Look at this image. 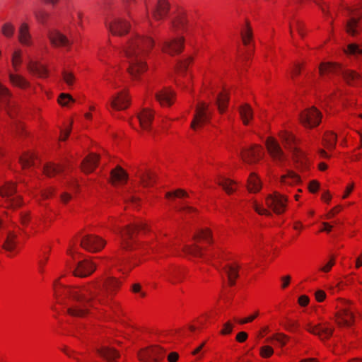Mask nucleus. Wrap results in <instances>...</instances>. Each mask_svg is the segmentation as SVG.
<instances>
[{
    "label": "nucleus",
    "mask_w": 362,
    "mask_h": 362,
    "mask_svg": "<svg viewBox=\"0 0 362 362\" xmlns=\"http://www.w3.org/2000/svg\"><path fill=\"white\" fill-rule=\"evenodd\" d=\"M154 43L151 37L136 35L131 37L123 47L129 64L128 72L132 78H137L146 71V58Z\"/></svg>",
    "instance_id": "obj_1"
},
{
    "label": "nucleus",
    "mask_w": 362,
    "mask_h": 362,
    "mask_svg": "<svg viewBox=\"0 0 362 362\" xmlns=\"http://www.w3.org/2000/svg\"><path fill=\"white\" fill-rule=\"evenodd\" d=\"M101 290V286L97 284L66 290L67 294L76 303V305L67 310V313L74 317H83L88 313L90 308L95 307L98 303H104V299L100 295Z\"/></svg>",
    "instance_id": "obj_2"
},
{
    "label": "nucleus",
    "mask_w": 362,
    "mask_h": 362,
    "mask_svg": "<svg viewBox=\"0 0 362 362\" xmlns=\"http://www.w3.org/2000/svg\"><path fill=\"white\" fill-rule=\"evenodd\" d=\"M319 71L322 76L325 73L341 74L349 85L359 86L362 84V78L358 73L345 69L339 64L322 62L320 65Z\"/></svg>",
    "instance_id": "obj_3"
},
{
    "label": "nucleus",
    "mask_w": 362,
    "mask_h": 362,
    "mask_svg": "<svg viewBox=\"0 0 362 362\" xmlns=\"http://www.w3.org/2000/svg\"><path fill=\"white\" fill-rule=\"evenodd\" d=\"M139 230L148 231V227L146 222L143 221H137L134 223H131L124 229L118 228L116 231L120 236L121 246L124 250H132L133 243L135 242L136 234Z\"/></svg>",
    "instance_id": "obj_4"
},
{
    "label": "nucleus",
    "mask_w": 362,
    "mask_h": 362,
    "mask_svg": "<svg viewBox=\"0 0 362 362\" xmlns=\"http://www.w3.org/2000/svg\"><path fill=\"white\" fill-rule=\"evenodd\" d=\"M16 185L13 182H7L0 188V195L4 199L6 207L16 209L22 204L21 197L16 196Z\"/></svg>",
    "instance_id": "obj_5"
},
{
    "label": "nucleus",
    "mask_w": 362,
    "mask_h": 362,
    "mask_svg": "<svg viewBox=\"0 0 362 362\" xmlns=\"http://www.w3.org/2000/svg\"><path fill=\"white\" fill-rule=\"evenodd\" d=\"M185 38L180 37L177 38H169L161 40L159 46L164 53L171 56L178 54L184 49Z\"/></svg>",
    "instance_id": "obj_6"
},
{
    "label": "nucleus",
    "mask_w": 362,
    "mask_h": 362,
    "mask_svg": "<svg viewBox=\"0 0 362 362\" xmlns=\"http://www.w3.org/2000/svg\"><path fill=\"white\" fill-rule=\"evenodd\" d=\"M106 242L99 236L88 234L82 237L81 246L90 252H97L101 250L105 245Z\"/></svg>",
    "instance_id": "obj_7"
},
{
    "label": "nucleus",
    "mask_w": 362,
    "mask_h": 362,
    "mask_svg": "<svg viewBox=\"0 0 362 362\" xmlns=\"http://www.w3.org/2000/svg\"><path fill=\"white\" fill-rule=\"evenodd\" d=\"M211 113L209 110V105L205 103H199L197 107L193 120L191 123V127L196 129L198 126L209 121Z\"/></svg>",
    "instance_id": "obj_8"
},
{
    "label": "nucleus",
    "mask_w": 362,
    "mask_h": 362,
    "mask_svg": "<svg viewBox=\"0 0 362 362\" xmlns=\"http://www.w3.org/2000/svg\"><path fill=\"white\" fill-rule=\"evenodd\" d=\"M358 6L347 7L346 11L349 16V21L346 23V30L347 33L351 35H356L360 30L358 21L361 14L358 11Z\"/></svg>",
    "instance_id": "obj_9"
},
{
    "label": "nucleus",
    "mask_w": 362,
    "mask_h": 362,
    "mask_svg": "<svg viewBox=\"0 0 362 362\" xmlns=\"http://www.w3.org/2000/svg\"><path fill=\"white\" fill-rule=\"evenodd\" d=\"M286 202L287 198L278 192L269 194L266 197L267 206L272 209L274 212L277 214L284 212L286 207Z\"/></svg>",
    "instance_id": "obj_10"
},
{
    "label": "nucleus",
    "mask_w": 362,
    "mask_h": 362,
    "mask_svg": "<svg viewBox=\"0 0 362 362\" xmlns=\"http://www.w3.org/2000/svg\"><path fill=\"white\" fill-rule=\"evenodd\" d=\"M138 356L144 362H158L164 357V351L158 346H150L141 350Z\"/></svg>",
    "instance_id": "obj_11"
},
{
    "label": "nucleus",
    "mask_w": 362,
    "mask_h": 362,
    "mask_svg": "<svg viewBox=\"0 0 362 362\" xmlns=\"http://www.w3.org/2000/svg\"><path fill=\"white\" fill-rule=\"evenodd\" d=\"M302 124L309 128L317 126L321 120V113L314 107L305 110L300 115Z\"/></svg>",
    "instance_id": "obj_12"
},
{
    "label": "nucleus",
    "mask_w": 362,
    "mask_h": 362,
    "mask_svg": "<svg viewBox=\"0 0 362 362\" xmlns=\"http://www.w3.org/2000/svg\"><path fill=\"white\" fill-rule=\"evenodd\" d=\"M266 147L272 159L281 165L286 156L279 144L274 138L269 137L266 141Z\"/></svg>",
    "instance_id": "obj_13"
},
{
    "label": "nucleus",
    "mask_w": 362,
    "mask_h": 362,
    "mask_svg": "<svg viewBox=\"0 0 362 362\" xmlns=\"http://www.w3.org/2000/svg\"><path fill=\"white\" fill-rule=\"evenodd\" d=\"M243 160L249 163H257L263 156L262 149L259 146H252L249 148L243 149L240 153Z\"/></svg>",
    "instance_id": "obj_14"
},
{
    "label": "nucleus",
    "mask_w": 362,
    "mask_h": 362,
    "mask_svg": "<svg viewBox=\"0 0 362 362\" xmlns=\"http://www.w3.org/2000/svg\"><path fill=\"white\" fill-rule=\"evenodd\" d=\"M307 330L309 332L318 336L320 339L324 340L329 339L332 336L334 329L332 327L329 326L327 322H325L320 323L316 325L308 324L307 326Z\"/></svg>",
    "instance_id": "obj_15"
},
{
    "label": "nucleus",
    "mask_w": 362,
    "mask_h": 362,
    "mask_svg": "<svg viewBox=\"0 0 362 362\" xmlns=\"http://www.w3.org/2000/svg\"><path fill=\"white\" fill-rule=\"evenodd\" d=\"M106 26L115 35H122L129 30V23L119 18H115L110 22L106 23Z\"/></svg>",
    "instance_id": "obj_16"
},
{
    "label": "nucleus",
    "mask_w": 362,
    "mask_h": 362,
    "mask_svg": "<svg viewBox=\"0 0 362 362\" xmlns=\"http://www.w3.org/2000/svg\"><path fill=\"white\" fill-rule=\"evenodd\" d=\"M95 264L88 259H83L77 263L73 273L78 277L90 276L95 270Z\"/></svg>",
    "instance_id": "obj_17"
},
{
    "label": "nucleus",
    "mask_w": 362,
    "mask_h": 362,
    "mask_svg": "<svg viewBox=\"0 0 362 362\" xmlns=\"http://www.w3.org/2000/svg\"><path fill=\"white\" fill-rule=\"evenodd\" d=\"M110 105L115 110H123L129 107V99L124 91H121L112 97Z\"/></svg>",
    "instance_id": "obj_18"
},
{
    "label": "nucleus",
    "mask_w": 362,
    "mask_h": 362,
    "mask_svg": "<svg viewBox=\"0 0 362 362\" xmlns=\"http://www.w3.org/2000/svg\"><path fill=\"white\" fill-rule=\"evenodd\" d=\"M135 175L139 178L141 184L145 187L151 186L156 177L154 173L140 168H137Z\"/></svg>",
    "instance_id": "obj_19"
},
{
    "label": "nucleus",
    "mask_w": 362,
    "mask_h": 362,
    "mask_svg": "<svg viewBox=\"0 0 362 362\" xmlns=\"http://www.w3.org/2000/svg\"><path fill=\"white\" fill-rule=\"evenodd\" d=\"M99 156L90 153L86 157L81 163V169L86 173L93 172L98 165Z\"/></svg>",
    "instance_id": "obj_20"
},
{
    "label": "nucleus",
    "mask_w": 362,
    "mask_h": 362,
    "mask_svg": "<svg viewBox=\"0 0 362 362\" xmlns=\"http://www.w3.org/2000/svg\"><path fill=\"white\" fill-rule=\"evenodd\" d=\"M141 127L144 130H150L151 124L153 119V114L148 108H144L137 116Z\"/></svg>",
    "instance_id": "obj_21"
},
{
    "label": "nucleus",
    "mask_w": 362,
    "mask_h": 362,
    "mask_svg": "<svg viewBox=\"0 0 362 362\" xmlns=\"http://www.w3.org/2000/svg\"><path fill=\"white\" fill-rule=\"evenodd\" d=\"M175 93L168 88H164L156 93V98L161 105L170 106L173 103Z\"/></svg>",
    "instance_id": "obj_22"
},
{
    "label": "nucleus",
    "mask_w": 362,
    "mask_h": 362,
    "mask_svg": "<svg viewBox=\"0 0 362 362\" xmlns=\"http://www.w3.org/2000/svg\"><path fill=\"white\" fill-rule=\"evenodd\" d=\"M354 314L345 308L336 315V322L339 326H351L354 322Z\"/></svg>",
    "instance_id": "obj_23"
},
{
    "label": "nucleus",
    "mask_w": 362,
    "mask_h": 362,
    "mask_svg": "<svg viewBox=\"0 0 362 362\" xmlns=\"http://www.w3.org/2000/svg\"><path fill=\"white\" fill-rule=\"evenodd\" d=\"M170 8L169 4L165 0H158L156 7L153 11L154 19L158 21L163 18Z\"/></svg>",
    "instance_id": "obj_24"
},
{
    "label": "nucleus",
    "mask_w": 362,
    "mask_h": 362,
    "mask_svg": "<svg viewBox=\"0 0 362 362\" xmlns=\"http://www.w3.org/2000/svg\"><path fill=\"white\" fill-rule=\"evenodd\" d=\"M18 40L24 45H30L31 44L29 25L26 23H22L18 28Z\"/></svg>",
    "instance_id": "obj_25"
},
{
    "label": "nucleus",
    "mask_w": 362,
    "mask_h": 362,
    "mask_svg": "<svg viewBox=\"0 0 362 362\" xmlns=\"http://www.w3.org/2000/svg\"><path fill=\"white\" fill-rule=\"evenodd\" d=\"M49 38L52 44L54 46H64L69 45V40L62 33L57 31H52L49 34Z\"/></svg>",
    "instance_id": "obj_26"
},
{
    "label": "nucleus",
    "mask_w": 362,
    "mask_h": 362,
    "mask_svg": "<svg viewBox=\"0 0 362 362\" xmlns=\"http://www.w3.org/2000/svg\"><path fill=\"white\" fill-rule=\"evenodd\" d=\"M128 179L127 173L119 166L111 171V180L113 184L125 183Z\"/></svg>",
    "instance_id": "obj_27"
},
{
    "label": "nucleus",
    "mask_w": 362,
    "mask_h": 362,
    "mask_svg": "<svg viewBox=\"0 0 362 362\" xmlns=\"http://www.w3.org/2000/svg\"><path fill=\"white\" fill-rule=\"evenodd\" d=\"M8 78L11 84L14 86L20 88H26L30 86L28 81L20 74L10 72L8 73Z\"/></svg>",
    "instance_id": "obj_28"
},
{
    "label": "nucleus",
    "mask_w": 362,
    "mask_h": 362,
    "mask_svg": "<svg viewBox=\"0 0 362 362\" xmlns=\"http://www.w3.org/2000/svg\"><path fill=\"white\" fill-rule=\"evenodd\" d=\"M96 351L108 362H112L115 358L119 356V353L115 349L108 346L98 349Z\"/></svg>",
    "instance_id": "obj_29"
},
{
    "label": "nucleus",
    "mask_w": 362,
    "mask_h": 362,
    "mask_svg": "<svg viewBox=\"0 0 362 362\" xmlns=\"http://www.w3.org/2000/svg\"><path fill=\"white\" fill-rule=\"evenodd\" d=\"M262 188V182L257 174L252 173L247 180V189L249 192L257 193Z\"/></svg>",
    "instance_id": "obj_30"
},
{
    "label": "nucleus",
    "mask_w": 362,
    "mask_h": 362,
    "mask_svg": "<svg viewBox=\"0 0 362 362\" xmlns=\"http://www.w3.org/2000/svg\"><path fill=\"white\" fill-rule=\"evenodd\" d=\"M27 68L30 73L37 75L40 77H45L47 74V69L36 62H30Z\"/></svg>",
    "instance_id": "obj_31"
},
{
    "label": "nucleus",
    "mask_w": 362,
    "mask_h": 362,
    "mask_svg": "<svg viewBox=\"0 0 362 362\" xmlns=\"http://www.w3.org/2000/svg\"><path fill=\"white\" fill-rule=\"evenodd\" d=\"M11 93L8 90L0 83V106H4L8 109V114L12 117V114L10 112V103L9 98Z\"/></svg>",
    "instance_id": "obj_32"
},
{
    "label": "nucleus",
    "mask_w": 362,
    "mask_h": 362,
    "mask_svg": "<svg viewBox=\"0 0 362 362\" xmlns=\"http://www.w3.org/2000/svg\"><path fill=\"white\" fill-rule=\"evenodd\" d=\"M282 139L285 142L286 147L293 151L295 162H296L297 163H302V161L300 160V158H298V152L297 151L296 148H293L292 147V144L295 143L294 136L291 134L285 133L282 136Z\"/></svg>",
    "instance_id": "obj_33"
},
{
    "label": "nucleus",
    "mask_w": 362,
    "mask_h": 362,
    "mask_svg": "<svg viewBox=\"0 0 362 362\" xmlns=\"http://www.w3.org/2000/svg\"><path fill=\"white\" fill-rule=\"evenodd\" d=\"M239 113L244 124L246 125L249 124V121L253 117L252 110L247 104H244L240 107Z\"/></svg>",
    "instance_id": "obj_34"
},
{
    "label": "nucleus",
    "mask_w": 362,
    "mask_h": 362,
    "mask_svg": "<svg viewBox=\"0 0 362 362\" xmlns=\"http://www.w3.org/2000/svg\"><path fill=\"white\" fill-rule=\"evenodd\" d=\"M187 20L185 15L179 14L172 21V29L175 31L185 30L187 28Z\"/></svg>",
    "instance_id": "obj_35"
},
{
    "label": "nucleus",
    "mask_w": 362,
    "mask_h": 362,
    "mask_svg": "<svg viewBox=\"0 0 362 362\" xmlns=\"http://www.w3.org/2000/svg\"><path fill=\"white\" fill-rule=\"evenodd\" d=\"M64 168L63 165L48 163L43 167V172L47 176L52 177L63 171Z\"/></svg>",
    "instance_id": "obj_36"
},
{
    "label": "nucleus",
    "mask_w": 362,
    "mask_h": 362,
    "mask_svg": "<svg viewBox=\"0 0 362 362\" xmlns=\"http://www.w3.org/2000/svg\"><path fill=\"white\" fill-rule=\"evenodd\" d=\"M226 273L228 279V283L230 286H233L235 283V280L238 277V268L232 265H227L223 269Z\"/></svg>",
    "instance_id": "obj_37"
},
{
    "label": "nucleus",
    "mask_w": 362,
    "mask_h": 362,
    "mask_svg": "<svg viewBox=\"0 0 362 362\" xmlns=\"http://www.w3.org/2000/svg\"><path fill=\"white\" fill-rule=\"evenodd\" d=\"M300 181V177L294 172L288 170L287 174L281 176V182L283 184L292 185L298 183Z\"/></svg>",
    "instance_id": "obj_38"
},
{
    "label": "nucleus",
    "mask_w": 362,
    "mask_h": 362,
    "mask_svg": "<svg viewBox=\"0 0 362 362\" xmlns=\"http://www.w3.org/2000/svg\"><path fill=\"white\" fill-rule=\"evenodd\" d=\"M199 239H202L209 243H212L211 231L208 228L199 230V232L194 235V240L198 241Z\"/></svg>",
    "instance_id": "obj_39"
},
{
    "label": "nucleus",
    "mask_w": 362,
    "mask_h": 362,
    "mask_svg": "<svg viewBox=\"0 0 362 362\" xmlns=\"http://www.w3.org/2000/svg\"><path fill=\"white\" fill-rule=\"evenodd\" d=\"M229 100L228 96L225 93H220L216 98V104L218 106V109L220 112H223L227 107V105Z\"/></svg>",
    "instance_id": "obj_40"
},
{
    "label": "nucleus",
    "mask_w": 362,
    "mask_h": 362,
    "mask_svg": "<svg viewBox=\"0 0 362 362\" xmlns=\"http://www.w3.org/2000/svg\"><path fill=\"white\" fill-rule=\"evenodd\" d=\"M35 156L33 153H26L20 157L19 161L23 168H29L35 165L34 163Z\"/></svg>",
    "instance_id": "obj_41"
},
{
    "label": "nucleus",
    "mask_w": 362,
    "mask_h": 362,
    "mask_svg": "<svg viewBox=\"0 0 362 362\" xmlns=\"http://www.w3.org/2000/svg\"><path fill=\"white\" fill-rule=\"evenodd\" d=\"M184 251L185 253L190 255L193 257L202 256V248L199 245H197V243L192 245H185L184 247Z\"/></svg>",
    "instance_id": "obj_42"
},
{
    "label": "nucleus",
    "mask_w": 362,
    "mask_h": 362,
    "mask_svg": "<svg viewBox=\"0 0 362 362\" xmlns=\"http://www.w3.org/2000/svg\"><path fill=\"white\" fill-rule=\"evenodd\" d=\"M12 66L15 71H18L19 70V67L22 63V57L21 52L20 50H16L13 54L11 58Z\"/></svg>",
    "instance_id": "obj_43"
},
{
    "label": "nucleus",
    "mask_w": 362,
    "mask_h": 362,
    "mask_svg": "<svg viewBox=\"0 0 362 362\" xmlns=\"http://www.w3.org/2000/svg\"><path fill=\"white\" fill-rule=\"evenodd\" d=\"M14 32L15 27L11 23L7 22L3 24L1 27V33L4 36L8 38L12 37Z\"/></svg>",
    "instance_id": "obj_44"
},
{
    "label": "nucleus",
    "mask_w": 362,
    "mask_h": 362,
    "mask_svg": "<svg viewBox=\"0 0 362 362\" xmlns=\"http://www.w3.org/2000/svg\"><path fill=\"white\" fill-rule=\"evenodd\" d=\"M16 235L13 233H9L7 235L6 240L3 245L4 248L7 251H12L16 245L15 238Z\"/></svg>",
    "instance_id": "obj_45"
},
{
    "label": "nucleus",
    "mask_w": 362,
    "mask_h": 362,
    "mask_svg": "<svg viewBox=\"0 0 362 362\" xmlns=\"http://www.w3.org/2000/svg\"><path fill=\"white\" fill-rule=\"evenodd\" d=\"M324 141L327 148L333 149L335 146L337 141L336 134L334 133H327L324 138Z\"/></svg>",
    "instance_id": "obj_46"
},
{
    "label": "nucleus",
    "mask_w": 362,
    "mask_h": 362,
    "mask_svg": "<svg viewBox=\"0 0 362 362\" xmlns=\"http://www.w3.org/2000/svg\"><path fill=\"white\" fill-rule=\"evenodd\" d=\"M288 339V337L282 333H278L274 334L273 336L267 338L266 341L267 342H270L272 340L276 341L281 346H284L286 343V340Z\"/></svg>",
    "instance_id": "obj_47"
},
{
    "label": "nucleus",
    "mask_w": 362,
    "mask_h": 362,
    "mask_svg": "<svg viewBox=\"0 0 362 362\" xmlns=\"http://www.w3.org/2000/svg\"><path fill=\"white\" fill-rule=\"evenodd\" d=\"M119 286V282L113 279V278H108L106 279L105 284H104V287L106 289V291L107 293H111L112 291L118 287Z\"/></svg>",
    "instance_id": "obj_48"
},
{
    "label": "nucleus",
    "mask_w": 362,
    "mask_h": 362,
    "mask_svg": "<svg viewBox=\"0 0 362 362\" xmlns=\"http://www.w3.org/2000/svg\"><path fill=\"white\" fill-rule=\"evenodd\" d=\"M345 52L347 54H353L355 56L362 55V48L354 43L349 44L347 47V49Z\"/></svg>",
    "instance_id": "obj_49"
},
{
    "label": "nucleus",
    "mask_w": 362,
    "mask_h": 362,
    "mask_svg": "<svg viewBox=\"0 0 362 362\" xmlns=\"http://www.w3.org/2000/svg\"><path fill=\"white\" fill-rule=\"evenodd\" d=\"M218 184L221 186L228 194H230L235 191V189L231 187L233 182L230 180L224 179L223 181L218 182Z\"/></svg>",
    "instance_id": "obj_50"
},
{
    "label": "nucleus",
    "mask_w": 362,
    "mask_h": 362,
    "mask_svg": "<svg viewBox=\"0 0 362 362\" xmlns=\"http://www.w3.org/2000/svg\"><path fill=\"white\" fill-rule=\"evenodd\" d=\"M36 19L41 23H45L49 17V13L43 10H38L34 12Z\"/></svg>",
    "instance_id": "obj_51"
},
{
    "label": "nucleus",
    "mask_w": 362,
    "mask_h": 362,
    "mask_svg": "<svg viewBox=\"0 0 362 362\" xmlns=\"http://www.w3.org/2000/svg\"><path fill=\"white\" fill-rule=\"evenodd\" d=\"M193 58L192 57H189L182 61H180L177 67L180 71H184L187 69L188 65L192 62Z\"/></svg>",
    "instance_id": "obj_52"
},
{
    "label": "nucleus",
    "mask_w": 362,
    "mask_h": 362,
    "mask_svg": "<svg viewBox=\"0 0 362 362\" xmlns=\"http://www.w3.org/2000/svg\"><path fill=\"white\" fill-rule=\"evenodd\" d=\"M58 102L60 105L65 106L69 102H74V99L68 93H61Z\"/></svg>",
    "instance_id": "obj_53"
},
{
    "label": "nucleus",
    "mask_w": 362,
    "mask_h": 362,
    "mask_svg": "<svg viewBox=\"0 0 362 362\" xmlns=\"http://www.w3.org/2000/svg\"><path fill=\"white\" fill-rule=\"evenodd\" d=\"M62 77L65 83L69 86H71L74 82V76L71 72H68L66 71H62Z\"/></svg>",
    "instance_id": "obj_54"
},
{
    "label": "nucleus",
    "mask_w": 362,
    "mask_h": 362,
    "mask_svg": "<svg viewBox=\"0 0 362 362\" xmlns=\"http://www.w3.org/2000/svg\"><path fill=\"white\" fill-rule=\"evenodd\" d=\"M241 35L243 43L245 45H247L252 36L251 28L248 25V24H247L246 30L245 32H242Z\"/></svg>",
    "instance_id": "obj_55"
},
{
    "label": "nucleus",
    "mask_w": 362,
    "mask_h": 362,
    "mask_svg": "<svg viewBox=\"0 0 362 362\" xmlns=\"http://www.w3.org/2000/svg\"><path fill=\"white\" fill-rule=\"evenodd\" d=\"M252 207L255 210L257 213H258L260 215H267V216H271L272 214L266 209L262 208L255 201L252 204Z\"/></svg>",
    "instance_id": "obj_56"
},
{
    "label": "nucleus",
    "mask_w": 362,
    "mask_h": 362,
    "mask_svg": "<svg viewBox=\"0 0 362 362\" xmlns=\"http://www.w3.org/2000/svg\"><path fill=\"white\" fill-rule=\"evenodd\" d=\"M274 353V349L269 346H264L260 349V354L262 357L267 358Z\"/></svg>",
    "instance_id": "obj_57"
},
{
    "label": "nucleus",
    "mask_w": 362,
    "mask_h": 362,
    "mask_svg": "<svg viewBox=\"0 0 362 362\" xmlns=\"http://www.w3.org/2000/svg\"><path fill=\"white\" fill-rule=\"evenodd\" d=\"M173 195L176 197H188L187 193L181 189H178L175 192H168L166 194V197L169 198V197H172Z\"/></svg>",
    "instance_id": "obj_58"
},
{
    "label": "nucleus",
    "mask_w": 362,
    "mask_h": 362,
    "mask_svg": "<svg viewBox=\"0 0 362 362\" xmlns=\"http://www.w3.org/2000/svg\"><path fill=\"white\" fill-rule=\"evenodd\" d=\"M233 325L230 322H227L223 325V328L221 331L222 334H228L233 330Z\"/></svg>",
    "instance_id": "obj_59"
},
{
    "label": "nucleus",
    "mask_w": 362,
    "mask_h": 362,
    "mask_svg": "<svg viewBox=\"0 0 362 362\" xmlns=\"http://www.w3.org/2000/svg\"><path fill=\"white\" fill-rule=\"evenodd\" d=\"M335 264V260L334 257H332L330 260L325 265L323 266L320 270L324 272H328L330 271L332 266Z\"/></svg>",
    "instance_id": "obj_60"
},
{
    "label": "nucleus",
    "mask_w": 362,
    "mask_h": 362,
    "mask_svg": "<svg viewBox=\"0 0 362 362\" xmlns=\"http://www.w3.org/2000/svg\"><path fill=\"white\" fill-rule=\"evenodd\" d=\"M315 298L316 300L318 301V302H322L325 300V297H326V293L324 291L322 290H317L315 293Z\"/></svg>",
    "instance_id": "obj_61"
},
{
    "label": "nucleus",
    "mask_w": 362,
    "mask_h": 362,
    "mask_svg": "<svg viewBox=\"0 0 362 362\" xmlns=\"http://www.w3.org/2000/svg\"><path fill=\"white\" fill-rule=\"evenodd\" d=\"M295 27L296 28V30L298 31V34L303 37L305 35L303 32V23L299 21H295Z\"/></svg>",
    "instance_id": "obj_62"
},
{
    "label": "nucleus",
    "mask_w": 362,
    "mask_h": 362,
    "mask_svg": "<svg viewBox=\"0 0 362 362\" xmlns=\"http://www.w3.org/2000/svg\"><path fill=\"white\" fill-rule=\"evenodd\" d=\"M308 303H309V298L307 296L303 295L299 297L298 303L301 306H305L308 304Z\"/></svg>",
    "instance_id": "obj_63"
},
{
    "label": "nucleus",
    "mask_w": 362,
    "mask_h": 362,
    "mask_svg": "<svg viewBox=\"0 0 362 362\" xmlns=\"http://www.w3.org/2000/svg\"><path fill=\"white\" fill-rule=\"evenodd\" d=\"M247 338V334L245 332H240L236 336V340L239 342H244Z\"/></svg>",
    "instance_id": "obj_64"
}]
</instances>
